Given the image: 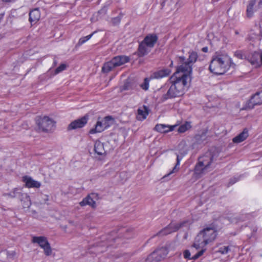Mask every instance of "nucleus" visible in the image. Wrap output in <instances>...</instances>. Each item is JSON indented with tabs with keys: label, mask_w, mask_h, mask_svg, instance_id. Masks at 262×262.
Wrapping results in <instances>:
<instances>
[{
	"label": "nucleus",
	"mask_w": 262,
	"mask_h": 262,
	"mask_svg": "<svg viewBox=\"0 0 262 262\" xmlns=\"http://www.w3.org/2000/svg\"><path fill=\"white\" fill-rule=\"evenodd\" d=\"M188 82V76L186 75H178L173 74L162 89L167 90V92L162 95V102L168 99H172L183 96L185 92Z\"/></svg>",
	"instance_id": "obj_1"
},
{
	"label": "nucleus",
	"mask_w": 262,
	"mask_h": 262,
	"mask_svg": "<svg viewBox=\"0 0 262 262\" xmlns=\"http://www.w3.org/2000/svg\"><path fill=\"white\" fill-rule=\"evenodd\" d=\"M217 236V231L214 225H210L200 231L196 236L191 248L204 249L208 244L213 242Z\"/></svg>",
	"instance_id": "obj_2"
},
{
	"label": "nucleus",
	"mask_w": 262,
	"mask_h": 262,
	"mask_svg": "<svg viewBox=\"0 0 262 262\" xmlns=\"http://www.w3.org/2000/svg\"><path fill=\"white\" fill-rule=\"evenodd\" d=\"M234 68L235 64L227 55L213 56L209 65L211 72L216 75H222L226 73L230 67Z\"/></svg>",
	"instance_id": "obj_3"
},
{
	"label": "nucleus",
	"mask_w": 262,
	"mask_h": 262,
	"mask_svg": "<svg viewBox=\"0 0 262 262\" xmlns=\"http://www.w3.org/2000/svg\"><path fill=\"white\" fill-rule=\"evenodd\" d=\"M213 161V156L210 154L204 155L199 159V162L196 165L194 174L198 178H200L211 170L210 165Z\"/></svg>",
	"instance_id": "obj_4"
},
{
	"label": "nucleus",
	"mask_w": 262,
	"mask_h": 262,
	"mask_svg": "<svg viewBox=\"0 0 262 262\" xmlns=\"http://www.w3.org/2000/svg\"><path fill=\"white\" fill-rule=\"evenodd\" d=\"M36 121L39 129L42 132L51 130L55 127L56 123L52 119L48 116L38 117Z\"/></svg>",
	"instance_id": "obj_5"
},
{
	"label": "nucleus",
	"mask_w": 262,
	"mask_h": 262,
	"mask_svg": "<svg viewBox=\"0 0 262 262\" xmlns=\"http://www.w3.org/2000/svg\"><path fill=\"white\" fill-rule=\"evenodd\" d=\"M179 62L181 64L177 68V71L174 74H178V75H186L188 76V80L190 79V74L192 72V65L185 61V58L184 56L179 57Z\"/></svg>",
	"instance_id": "obj_6"
},
{
	"label": "nucleus",
	"mask_w": 262,
	"mask_h": 262,
	"mask_svg": "<svg viewBox=\"0 0 262 262\" xmlns=\"http://www.w3.org/2000/svg\"><path fill=\"white\" fill-rule=\"evenodd\" d=\"M113 122L114 119L111 116H106L101 120L98 121L95 125V127L91 129L90 133L93 134L96 133H100L110 126Z\"/></svg>",
	"instance_id": "obj_7"
},
{
	"label": "nucleus",
	"mask_w": 262,
	"mask_h": 262,
	"mask_svg": "<svg viewBox=\"0 0 262 262\" xmlns=\"http://www.w3.org/2000/svg\"><path fill=\"white\" fill-rule=\"evenodd\" d=\"M185 222H182L180 223H176L172 222L169 224L167 227L160 231L157 234L158 235H166L170 234L173 232L177 231L181 227L183 226Z\"/></svg>",
	"instance_id": "obj_8"
},
{
	"label": "nucleus",
	"mask_w": 262,
	"mask_h": 262,
	"mask_svg": "<svg viewBox=\"0 0 262 262\" xmlns=\"http://www.w3.org/2000/svg\"><path fill=\"white\" fill-rule=\"evenodd\" d=\"M88 117L84 116L80 119L72 121L68 126V129H75L83 127L88 122Z\"/></svg>",
	"instance_id": "obj_9"
},
{
	"label": "nucleus",
	"mask_w": 262,
	"mask_h": 262,
	"mask_svg": "<svg viewBox=\"0 0 262 262\" xmlns=\"http://www.w3.org/2000/svg\"><path fill=\"white\" fill-rule=\"evenodd\" d=\"M262 104V91L257 92L253 95L248 103V107L252 109L255 105Z\"/></svg>",
	"instance_id": "obj_10"
},
{
	"label": "nucleus",
	"mask_w": 262,
	"mask_h": 262,
	"mask_svg": "<svg viewBox=\"0 0 262 262\" xmlns=\"http://www.w3.org/2000/svg\"><path fill=\"white\" fill-rule=\"evenodd\" d=\"M177 126V125H169L163 124H158L155 126V129L161 133H166L173 130Z\"/></svg>",
	"instance_id": "obj_11"
},
{
	"label": "nucleus",
	"mask_w": 262,
	"mask_h": 262,
	"mask_svg": "<svg viewBox=\"0 0 262 262\" xmlns=\"http://www.w3.org/2000/svg\"><path fill=\"white\" fill-rule=\"evenodd\" d=\"M23 181L25 183V186L28 188H38L40 187V183L35 181L31 177L25 176L23 178Z\"/></svg>",
	"instance_id": "obj_12"
},
{
	"label": "nucleus",
	"mask_w": 262,
	"mask_h": 262,
	"mask_svg": "<svg viewBox=\"0 0 262 262\" xmlns=\"http://www.w3.org/2000/svg\"><path fill=\"white\" fill-rule=\"evenodd\" d=\"M168 252V251L166 248L162 247L156 250L152 253L156 257V259L158 262L164 259L167 256Z\"/></svg>",
	"instance_id": "obj_13"
},
{
	"label": "nucleus",
	"mask_w": 262,
	"mask_h": 262,
	"mask_svg": "<svg viewBox=\"0 0 262 262\" xmlns=\"http://www.w3.org/2000/svg\"><path fill=\"white\" fill-rule=\"evenodd\" d=\"M112 60L114 63H115L116 67H117L129 62L130 58L127 56L120 55L114 57Z\"/></svg>",
	"instance_id": "obj_14"
},
{
	"label": "nucleus",
	"mask_w": 262,
	"mask_h": 262,
	"mask_svg": "<svg viewBox=\"0 0 262 262\" xmlns=\"http://www.w3.org/2000/svg\"><path fill=\"white\" fill-rule=\"evenodd\" d=\"M158 40L157 35L155 34H149L147 35L143 42H144L146 46L148 48H152Z\"/></svg>",
	"instance_id": "obj_15"
},
{
	"label": "nucleus",
	"mask_w": 262,
	"mask_h": 262,
	"mask_svg": "<svg viewBox=\"0 0 262 262\" xmlns=\"http://www.w3.org/2000/svg\"><path fill=\"white\" fill-rule=\"evenodd\" d=\"M170 73V70L168 69H163L154 72L151 76L153 78L160 79L168 76Z\"/></svg>",
	"instance_id": "obj_16"
},
{
	"label": "nucleus",
	"mask_w": 262,
	"mask_h": 262,
	"mask_svg": "<svg viewBox=\"0 0 262 262\" xmlns=\"http://www.w3.org/2000/svg\"><path fill=\"white\" fill-rule=\"evenodd\" d=\"M249 61L252 65L255 66L256 67H260V53L256 52L253 53Z\"/></svg>",
	"instance_id": "obj_17"
},
{
	"label": "nucleus",
	"mask_w": 262,
	"mask_h": 262,
	"mask_svg": "<svg viewBox=\"0 0 262 262\" xmlns=\"http://www.w3.org/2000/svg\"><path fill=\"white\" fill-rule=\"evenodd\" d=\"M94 195V194H92L91 195H89L86 198H84L83 200L79 203L80 206H84L86 205H88L93 208H95L96 207V202L93 200V199L92 198V196Z\"/></svg>",
	"instance_id": "obj_18"
},
{
	"label": "nucleus",
	"mask_w": 262,
	"mask_h": 262,
	"mask_svg": "<svg viewBox=\"0 0 262 262\" xmlns=\"http://www.w3.org/2000/svg\"><path fill=\"white\" fill-rule=\"evenodd\" d=\"M148 114V107L146 106H143L142 107L138 109L137 119L138 120H143L146 118Z\"/></svg>",
	"instance_id": "obj_19"
},
{
	"label": "nucleus",
	"mask_w": 262,
	"mask_h": 262,
	"mask_svg": "<svg viewBox=\"0 0 262 262\" xmlns=\"http://www.w3.org/2000/svg\"><path fill=\"white\" fill-rule=\"evenodd\" d=\"M40 14L38 9L32 10L29 13V20L31 24L36 23L40 18Z\"/></svg>",
	"instance_id": "obj_20"
},
{
	"label": "nucleus",
	"mask_w": 262,
	"mask_h": 262,
	"mask_svg": "<svg viewBox=\"0 0 262 262\" xmlns=\"http://www.w3.org/2000/svg\"><path fill=\"white\" fill-rule=\"evenodd\" d=\"M248 136V132L247 128H245L243 131L233 139V142L235 143H239L244 141Z\"/></svg>",
	"instance_id": "obj_21"
},
{
	"label": "nucleus",
	"mask_w": 262,
	"mask_h": 262,
	"mask_svg": "<svg viewBox=\"0 0 262 262\" xmlns=\"http://www.w3.org/2000/svg\"><path fill=\"white\" fill-rule=\"evenodd\" d=\"M178 150H179V154L182 155V156H185L187 154L189 147L187 145L186 141L182 140L180 142L178 146Z\"/></svg>",
	"instance_id": "obj_22"
},
{
	"label": "nucleus",
	"mask_w": 262,
	"mask_h": 262,
	"mask_svg": "<svg viewBox=\"0 0 262 262\" xmlns=\"http://www.w3.org/2000/svg\"><path fill=\"white\" fill-rule=\"evenodd\" d=\"M206 139V132H203L201 134L196 135L194 137V143L192 145L193 148H194L195 144H202Z\"/></svg>",
	"instance_id": "obj_23"
},
{
	"label": "nucleus",
	"mask_w": 262,
	"mask_h": 262,
	"mask_svg": "<svg viewBox=\"0 0 262 262\" xmlns=\"http://www.w3.org/2000/svg\"><path fill=\"white\" fill-rule=\"evenodd\" d=\"M20 200L24 209L28 210L31 205V202L28 194L26 193H24Z\"/></svg>",
	"instance_id": "obj_24"
},
{
	"label": "nucleus",
	"mask_w": 262,
	"mask_h": 262,
	"mask_svg": "<svg viewBox=\"0 0 262 262\" xmlns=\"http://www.w3.org/2000/svg\"><path fill=\"white\" fill-rule=\"evenodd\" d=\"M205 249H201L200 251H199L197 253H196L194 255H193V256H192L191 257H190V252L189 250H185L184 251V253H183L184 257L186 259L195 260V259H198L201 255H202L204 253V252H205Z\"/></svg>",
	"instance_id": "obj_25"
},
{
	"label": "nucleus",
	"mask_w": 262,
	"mask_h": 262,
	"mask_svg": "<svg viewBox=\"0 0 262 262\" xmlns=\"http://www.w3.org/2000/svg\"><path fill=\"white\" fill-rule=\"evenodd\" d=\"M48 242L47 237L45 236H33L32 238V243L37 244L40 247Z\"/></svg>",
	"instance_id": "obj_26"
},
{
	"label": "nucleus",
	"mask_w": 262,
	"mask_h": 262,
	"mask_svg": "<svg viewBox=\"0 0 262 262\" xmlns=\"http://www.w3.org/2000/svg\"><path fill=\"white\" fill-rule=\"evenodd\" d=\"M94 150L98 155H103L105 153L103 144L98 140L95 143Z\"/></svg>",
	"instance_id": "obj_27"
},
{
	"label": "nucleus",
	"mask_w": 262,
	"mask_h": 262,
	"mask_svg": "<svg viewBox=\"0 0 262 262\" xmlns=\"http://www.w3.org/2000/svg\"><path fill=\"white\" fill-rule=\"evenodd\" d=\"M116 67L115 63H114L113 60L112 59L111 60L105 62L103 64L102 68V71L103 73H108Z\"/></svg>",
	"instance_id": "obj_28"
},
{
	"label": "nucleus",
	"mask_w": 262,
	"mask_h": 262,
	"mask_svg": "<svg viewBox=\"0 0 262 262\" xmlns=\"http://www.w3.org/2000/svg\"><path fill=\"white\" fill-rule=\"evenodd\" d=\"M116 67L115 63H114L113 60L112 59L111 60L105 62L103 64L102 68V71L103 73H108Z\"/></svg>",
	"instance_id": "obj_29"
},
{
	"label": "nucleus",
	"mask_w": 262,
	"mask_h": 262,
	"mask_svg": "<svg viewBox=\"0 0 262 262\" xmlns=\"http://www.w3.org/2000/svg\"><path fill=\"white\" fill-rule=\"evenodd\" d=\"M146 45L144 42H142L139 47L138 52L140 56H143L147 54L148 50Z\"/></svg>",
	"instance_id": "obj_30"
},
{
	"label": "nucleus",
	"mask_w": 262,
	"mask_h": 262,
	"mask_svg": "<svg viewBox=\"0 0 262 262\" xmlns=\"http://www.w3.org/2000/svg\"><path fill=\"white\" fill-rule=\"evenodd\" d=\"M255 5L254 4V2L252 0H250L249 2V4L247 6V15L249 17H251L253 14L254 12V6Z\"/></svg>",
	"instance_id": "obj_31"
},
{
	"label": "nucleus",
	"mask_w": 262,
	"mask_h": 262,
	"mask_svg": "<svg viewBox=\"0 0 262 262\" xmlns=\"http://www.w3.org/2000/svg\"><path fill=\"white\" fill-rule=\"evenodd\" d=\"M176 155H177V163H176L175 166L173 168L172 170H171L167 175H165V177H166L167 176L170 175V174H171L172 173H174V172L178 171V170L179 169V167H178L180 165V161L182 159L183 157L184 156H182V155H180V154H177Z\"/></svg>",
	"instance_id": "obj_32"
},
{
	"label": "nucleus",
	"mask_w": 262,
	"mask_h": 262,
	"mask_svg": "<svg viewBox=\"0 0 262 262\" xmlns=\"http://www.w3.org/2000/svg\"><path fill=\"white\" fill-rule=\"evenodd\" d=\"M11 191L12 193V199L18 198L20 199L24 193H23L21 190L18 188H14Z\"/></svg>",
	"instance_id": "obj_33"
},
{
	"label": "nucleus",
	"mask_w": 262,
	"mask_h": 262,
	"mask_svg": "<svg viewBox=\"0 0 262 262\" xmlns=\"http://www.w3.org/2000/svg\"><path fill=\"white\" fill-rule=\"evenodd\" d=\"M40 248L43 250L44 253L46 256H50L52 254V249L49 242Z\"/></svg>",
	"instance_id": "obj_34"
},
{
	"label": "nucleus",
	"mask_w": 262,
	"mask_h": 262,
	"mask_svg": "<svg viewBox=\"0 0 262 262\" xmlns=\"http://www.w3.org/2000/svg\"><path fill=\"white\" fill-rule=\"evenodd\" d=\"M40 248L43 250L44 253L46 256H50L52 254V249L49 242Z\"/></svg>",
	"instance_id": "obj_35"
},
{
	"label": "nucleus",
	"mask_w": 262,
	"mask_h": 262,
	"mask_svg": "<svg viewBox=\"0 0 262 262\" xmlns=\"http://www.w3.org/2000/svg\"><path fill=\"white\" fill-rule=\"evenodd\" d=\"M198 58V54L195 52H189V56L188 59V61H187L188 63L192 65L197 60Z\"/></svg>",
	"instance_id": "obj_36"
},
{
	"label": "nucleus",
	"mask_w": 262,
	"mask_h": 262,
	"mask_svg": "<svg viewBox=\"0 0 262 262\" xmlns=\"http://www.w3.org/2000/svg\"><path fill=\"white\" fill-rule=\"evenodd\" d=\"M190 123L186 122L184 124L179 126L178 131L180 133H183L191 128Z\"/></svg>",
	"instance_id": "obj_37"
},
{
	"label": "nucleus",
	"mask_w": 262,
	"mask_h": 262,
	"mask_svg": "<svg viewBox=\"0 0 262 262\" xmlns=\"http://www.w3.org/2000/svg\"><path fill=\"white\" fill-rule=\"evenodd\" d=\"M96 33V31L93 32L92 34L83 37H81L79 39L77 45L78 46H81L84 43H85L86 41L89 40L92 36L93 35Z\"/></svg>",
	"instance_id": "obj_38"
},
{
	"label": "nucleus",
	"mask_w": 262,
	"mask_h": 262,
	"mask_svg": "<svg viewBox=\"0 0 262 262\" xmlns=\"http://www.w3.org/2000/svg\"><path fill=\"white\" fill-rule=\"evenodd\" d=\"M140 87L144 90H147L149 88V80L147 78H145L144 82L140 84Z\"/></svg>",
	"instance_id": "obj_39"
},
{
	"label": "nucleus",
	"mask_w": 262,
	"mask_h": 262,
	"mask_svg": "<svg viewBox=\"0 0 262 262\" xmlns=\"http://www.w3.org/2000/svg\"><path fill=\"white\" fill-rule=\"evenodd\" d=\"M145 262H158V261L156 259V257L152 253L147 256Z\"/></svg>",
	"instance_id": "obj_40"
},
{
	"label": "nucleus",
	"mask_w": 262,
	"mask_h": 262,
	"mask_svg": "<svg viewBox=\"0 0 262 262\" xmlns=\"http://www.w3.org/2000/svg\"><path fill=\"white\" fill-rule=\"evenodd\" d=\"M132 85L131 83L128 80H126L123 84V85L122 87V90L125 91V90H128L130 89H132Z\"/></svg>",
	"instance_id": "obj_41"
},
{
	"label": "nucleus",
	"mask_w": 262,
	"mask_h": 262,
	"mask_svg": "<svg viewBox=\"0 0 262 262\" xmlns=\"http://www.w3.org/2000/svg\"><path fill=\"white\" fill-rule=\"evenodd\" d=\"M230 250L229 246H223L219 248V252L222 254H227Z\"/></svg>",
	"instance_id": "obj_42"
},
{
	"label": "nucleus",
	"mask_w": 262,
	"mask_h": 262,
	"mask_svg": "<svg viewBox=\"0 0 262 262\" xmlns=\"http://www.w3.org/2000/svg\"><path fill=\"white\" fill-rule=\"evenodd\" d=\"M66 68V65L65 64H60L57 68L56 69L55 74H57L63 71Z\"/></svg>",
	"instance_id": "obj_43"
},
{
	"label": "nucleus",
	"mask_w": 262,
	"mask_h": 262,
	"mask_svg": "<svg viewBox=\"0 0 262 262\" xmlns=\"http://www.w3.org/2000/svg\"><path fill=\"white\" fill-rule=\"evenodd\" d=\"M254 2V4L257 5L256 6V8H259L262 6V0H252Z\"/></svg>",
	"instance_id": "obj_44"
},
{
	"label": "nucleus",
	"mask_w": 262,
	"mask_h": 262,
	"mask_svg": "<svg viewBox=\"0 0 262 262\" xmlns=\"http://www.w3.org/2000/svg\"><path fill=\"white\" fill-rule=\"evenodd\" d=\"M7 256L10 258H13L16 255V252L14 251L7 252Z\"/></svg>",
	"instance_id": "obj_45"
},
{
	"label": "nucleus",
	"mask_w": 262,
	"mask_h": 262,
	"mask_svg": "<svg viewBox=\"0 0 262 262\" xmlns=\"http://www.w3.org/2000/svg\"><path fill=\"white\" fill-rule=\"evenodd\" d=\"M120 21V19L119 17H115L112 19V23L115 25L119 23Z\"/></svg>",
	"instance_id": "obj_46"
},
{
	"label": "nucleus",
	"mask_w": 262,
	"mask_h": 262,
	"mask_svg": "<svg viewBox=\"0 0 262 262\" xmlns=\"http://www.w3.org/2000/svg\"><path fill=\"white\" fill-rule=\"evenodd\" d=\"M235 54L239 58H241V59L243 58V55L241 52H236Z\"/></svg>",
	"instance_id": "obj_47"
},
{
	"label": "nucleus",
	"mask_w": 262,
	"mask_h": 262,
	"mask_svg": "<svg viewBox=\"0 0 262 262\" xmlns=\"http://www.w3.org/2000/svg\"><path fill=\"white\" fill-rule=\"evenodd\" d=\"M3 195L4 196H7V197H9L10 198H11L12 199V193H11V191H10V192L9 193H5L3 194Z\"/></svg>",
	"instance_id": "obj_48"
},
{
	"label": "nucleus",
	"mask_w": 262,
	"mask_h": 262,
	"mask_svg": "<svg viewBox=\"0 0 262 262\" xmlns=\"http://www.w3.org/2000/svg\"><path fill=\"white\" fill-rule=\"evenodd\" d=\"M238 181V179H236V178H234L233 179H231L230 182V184L232 185L234 183H235L236 182H237Z\"/></svg>",
	"instance_id": "obj_49"
},
{
	"label": "nucleus",
	"mask_w": 262,
	"mask_h": 262,
	"mask_svg": "<svg viewBox=\"0 0 262 262\" xmlns=\"http://www.w3.org/2000/svg\"><path fill=\"white\" fill-rule=\"evenodd\" d=\"M202 51L204 52H207L208 51V48L207 47H204L202 48Z\"/></svg>",
	"instance_id": "obj_50"
},
{
	"label": "nucleus",
	"mask_w": 262,
	"mask_h": 262,
	"mask_svg": "<svg viewBox=\"0 0 262 262\" xmlns=\"http://www.w3.org/2000/svg\"><path fill=\"white\" fill-rule=\"evenodd\" d=\"M260 64L262 66V52L260 53Z\"/></svg>",
	"instance_id": "obj_51"
},
{
	"label": "nucleus",
	"mask_w": 262,
	"mask_h": 262,
	"mask_svg": "<svg viewBox=\"0 0 262 262\" xmlns=\"http://www.w3.org/2000/svg\"><path fill=\"white\" fill-rule=\"evenodd\" d=\"M172 64H173V62H172V61H171L170 66H171L172 65Z\"/></svg>",
	"instance_id": "obj_52"
}]
</instances>
